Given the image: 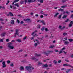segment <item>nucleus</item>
<instances>
[{
	"instance_id": "nucleus-1",
	"label": "nucleus",
	"mask_w": 73,
	"mask_h": 73,
	"mask_svg": "<svg viewBox=\"0 0 73 73\" xmlns=\"http://www.w3.org/2000/svg\"><path fill=\"white\" fill-rule=\"evenodd\" d=\"M25 68L28 72H32V70L34 69V68L32 66H26Z\"/></svg>"
},
{
	"instance_id": "nucleus-2",
	"label": "nucleus",
	"mask_w": 73,
	"mask_h": 73,
	"mask_svg": "<svg viewBox=\"0 0 73 73\" xmlns=\"http://www.w3.org/2000/svg\"><path fill=\"white\" fill-rule=\"evenodd\" d=\"M52 51H47L46 52H44V55L46 56H48L50 53H53Z\"/></svg>"
},
{
	"instance_id": "nucleus-3",
	"label": "nucleus",
	"mask_w": 73,
	"mask_h": 73,
	"mask_svg": "<svg viewBox=\"0 0 73 73\" xmlns=\"http://www.w3.org/2000/svg\"><path fill=\"white\" fill-rule=\"evenodd\" d=\"M19 31L18 29H16L15 30L16 33H14V37H16V35L19 36V34L18 33H19Z\"/></svg>"
},
{
	"instance_id": "nucleus-4",
	"label": "nucleus",
	"mask_w": 73,
	"mask_h": 73,
	"mask_svg": "<svg viewBox=\"0 0 73 73\" xmlns=\"http://www.w3.org/2000/svg\"><path fill=\"white\" fill-rule=\"evenodd\" d=\"M63 66H69V67H71L72 68H73V67L71 65H70L69 64H64L63 65Z\"/></svg>"
},
{
	"instance_id": "nucleus-5",
	"label": "nucleus",
	"mask_w": 73,
	"mask_h": 73,
	"mask_svg": "<svg viewBox=\"0 0 73 73\" xmlns=\"http://www.w3.org/2000/svg\"><path fill=\"white\" fill-rule=\"evenodd\" d=\"M31 59H32V60H33L35 62L37 61L38 60V59H37L35 58V57H33L31 58Z\"/></svg>"
},
{
	"instance_id": "nucleus-6",
	"label": "nucleus",
	"mask_w": 73,
	"mask_h": 73,
	"mask_svg": "<svg viewBox=\"0 0 73 73\" xmlns=\"http://www.w3.org/2000/svg\"><path fill=\"white\" fill-rule=\"evenodd\" d=\"M6 15L7 16H10L12 17L14 16L13 14L11 12H9V14H7Z\"/></svg>"
},
{
	"instance_id": "nucleus-7",
	"label": "nucleus",
	"mask_w": 73,
	"mask_h": 73,
	"mask_svg": "<svg viewBox=\"0 0 73 73\" xmlns=\"http://www.w3.org/2000/svg\"><path fill=\"white\" fill-rule=\"evenodd\" d=\"M24 21H27V22H29V23H31V21H32L31 20V19H24Z\"/></svg>"
},
{
	"instance_id": "nucleus-8",
	"label": "nucleus",
	"mask_w": 73,
	"mask_h": 73,
	"mask_svg": "<svg viewBox=\"0 0 73 73\" xmlns=\"http://www.w3.org/2000/svg\"><path fill=\"white\" fill-rule=\"evenodd\" d=\"M62 26L61 25H59V26L58 27L59 29H61V30H62V29H64V28H65V27L63 26V27L62 28Z\"/></svg>"
},
{
	"instance_id": "nucleus-9",
	"label": "nucleus",
	"mask_w": 73,
	"mask_h": 73,
	"mask_svg": "<svg viewBox=\"0 0 73 73\" xmlns=\"http://www.w3.org/2000/svg\"><path fill=\"white\" fill-rule=\"evenodd\" d=\"M3 66L2 67L3 68H5L6 67V65L5 64V62L4 61L2 62Z\"/></svg>"
},
{
	"instance_id": "nucleus-10",
	"label": "nucleus",
	"mask_w": 73,
	"mask_h": 73,
	"mask_svg": "<svg viewBox=\"0 0 73 73\" xmlns=\"http://www.w3.org/2000/svg\"><path fill=\"white\" fill-rule=\"evenodd\" d=\"M43 68H48V65L47 64H43L42 65Z\"/></svg>"
},
{
	"instance_id": "nucleus-11",
	"label": "nucleus",
	"mask_w": 73,
	"mask_h": 73,
	"mask_svg": "<svg viewBox=\"0 0 73 73\" xmlns=\"http://www.w3.org/2000/svg\"><path fill=\"white\" fill-rule=\"evenodd\" d=\"M8 48H10V49H13V48H14V47L13 46H12L11 45H8Z\"/></svg>"
},
{
	"instance_id": "nucleus-12",
	"label": "nucleus",
	"mask_w": 73,
	"mask_h": 73,
	"mask_svg": "<svg viewBox=\"0 0 73 73\" xmlns=\"http://www.w3.org/2000/svg\"><path fill=\"white\" fill-rule=\"evenodd\" d=\"M73 24V22L72 21H71L70 22V24H69V27H72V25Z\"/></svg>"
},
{
	"instance_id": "nucleus-13",
	"label": "nucleus",
	"mask_w": 73,
	"mask_h": 73,
	"mask_svg": "<svg viewBox=\"0 0 73 73\" xmlns=\"http://www.w3.org/2000/svg\"><path fill=\"white\" fill-rule=\"evenodd\" d=\"M35 1V0H28V3H32V2H34Z\"/></svg>"
},
{
	"instance_id": "nucleus-14",
	"label": "nucleus",
	"mask_w": 73,
	"mask_h": 73,
	"mask_svg": "<svg viewBox=\"0 0 73 73\" xmlns=\"http://www.w3.org/2000/svg\"><path fill=\"white\" fill-rule=\"evenodd\" d=\"M40 23H42L43 25H45V21L43 20H41L40 21Z\"/></svg>"
},
{
	"instance_id": "nucleus-15",
	"label": "nucleus",
	"mask_w": 73,
	"mask_h": 73,
	"mask_svg": "<svg viewBox=\"0 0 73 73\" xmlns=\"http://www.w3.org/2000/svg\"><path fill=\"white\" fill-rule=\"evenodd\" d=\"M19 1V0H15V1H14V2L12 3L13 5H14V3H15L18 2V1Z\"/></svg>"
},
{
	"instance_id": "nucleus-16",
	"label": "nucleus",
	"mask_w": 73,
	"mask_h": 73,
	"mask_svg": "<svg viewBox=\"0 0 73 73\" xmlns=\"http://www.w3.org/2000/svg\"><path fill=\"white\" fill-rule=\"evenodd\" d=\"M5 35H6V33H4L1 34V37H4L5 36Z\"/></svg>"
},
{
	"instance_id": "nucleus-17",
	"label": "nucleus",
	"mask_w": 73,
	"mask_h": 73,
	"mask_svg": "<svg viewBox=\"0 0 73 73\" xmlns=\"http://www.w3.org/2000/svg\"><path fill=\"white\" fill-rule=\"evenodd\" d=\"M24 68L23 66H21L20 67V70H24Z\"/></svg>"
},
{
	"instance_id": "nucleus-18",
	"label": "nucleus",
	"mask_w": 73,
	"mask_h": 73,
	"mask_svg": "<svg viewBox=\"0 0 73 73\" xmlns=\"http://www.w3.org/2000/svg\"><path fill=\"white\" fill-rule=\"evenodd\" d=\"M64 44H65V45H68L69 44V42H68V41H65V42H64Z\"/></svg>"
},
{
	"instance_id": "nucleus-19",
	"label": "nucleus",
	"mask_w": 73,
	"mask_h": 73,
	"mask_svg": "<svg viewBox=\"0 0 73 73\" xmlns=\"http://www.w3.org/2000/svg\"><path fill=\"white\" fill-rule=\"evenodd\" d=\"M14 23H15V21L14 20H11V24H12V25H13Z\"/></svg>"
},
{
	"instance_id": "nucleus-20",
	"label": "nucleus",
	"mask_w": 73,
	"mask_h": 73,
	"mask_svg": "<svg viewBox=\"0 0 73 73\" xmlns=\"http://www.w3.org/2000/svg\"><path fill=\"white\" fill-rule=\"evenodd\" d=\"M15 6H16L18 8L19 7V3H15L14 4Z\"/></svg>"
},
{
	"instance_id": "nucleus-21",
	"label": "nucleus",
	"mask_w": 73,
	"mask_h": 73,
	"mask_svg": "<svg viewBox=\"0 0 73 73\" xmlns=\"http://www.w3.org/2000/svg\"><path fill=\"white\" fill-rule=\"evenodd\" d=\"M35 56H36V57H40L41 56V54H35Z\"/></svg>"
},
{
	"instance_id": "nucleus-22",
	"label": "nucleus",
	"mask_w": 73,
	"mask_h": 73,
	"mask_svg": "<svg viewBox=\"0 0 73 73\" xmlns=\"http://www.w3.org/2000/svg\"><path fill=\"white\" fill-rule=\"evenodd\" d=\"M67 17V15H64L62 17V19H66Z\"/></svg>"
},
{
	"instance_id": "nucleus-23",
	"label": "nucleus",
	"mask_w": 73,
	"mask_h": 73,
	"mask_svg": "<svg viewBox=\"0 0 73 73\" xmlns=\"http://www.w3.org/2000/svg\"><path fill=\"white\" fill-rule=\"evenodd\" d=\"M24 3V1H21L20 2V4H23Z\"/></svg>"
},
{
	"instance_id": "nucleus-24",
	"label": "nucleus",
	"mask_w": 73,
	"mask_h": 73,
	"mask_svg": "<svg viewBox=\"0 0 73 73\" xmlns=\"http://www.w3.org/2000/svg\"><path fill=\"white\" fill-rule=\"evenodd\" d=\"M67 7V5H65L64 6H61V7L62 8H66Z\"/></svg>"
},
{
	"instance_id": "nucleus-25",
	"label": "nucleus",
	"mask_w": 73,
	"mask_h": 73,
	"mask_svg": "<svg viewBox=\"0 0 73 73\" xmlns=\"http://www.w3.org/2000/svg\"><path fill=\"white\" fill-rule=\"evenodd\" d=\"M16 41H17L18 42H21V40L19 39H18L16 40Z\"/></svg>"
},
{
	"instance_id": "nucleus-26",
	"label": "nucleus",
	"mask_w": 73,
	"mask_h": 73,
	"mask_svg": "<svg viewBox=\"0 0 73 73\" xmlns=\"http://www.w3.org/2000/svg\"><path fill=\"white\" fill-rule=\"evenodd\" d=\"M59 14V13H56L55 15H54V17H57V16Z\"/></svg>"
},
{
	"instance_id": "nucleus-27",
	"label": "nucleus",
	"mask_w": 73,
	"mask_h": 73,
	"mask_svg": "<svg viewBox=\"0 0 73 73\" xmlns=\"http://www.w3.org/2000/svg\"><path fill=\"white\" fill-rule=\"evenodd\" d=\"M64 9H59L58 10V11H61V12H63L64 11Z\"/></svg>"
},
{
	"instance_id": "nucleus-28",
	"label": "nucleus",
	"mask_w": 73,
	"mask_h": 73,
	"mask_svg": "<svg viewBox=\"0 0 73 73\" xmlns=\"http://www.w3.org/2000/svg\"><path fill=\"white\" fill-rule=\"evenodd\" d=\"M38 1H40V3H43V0H38Z\"/></svg>"
},
{
	"instance_id": "nucleus-29",
	"label": "nucleus",
	"mask_w": 73,
	"mask_h": 73,
	"mask_svg": "<svg viewBox=\"0 0 73 73\" xmlns=\"http://www.w3.org/2000/svg\"><path fill=\"white\" fill-rule=\"evenodd\" d=\"M53 63L54 64H56L57 63V62L56 60H54Z\"/></svg>"
},
{
	"instance_id": "nucleus-30",
	"label": "nucleus",
	"mask_w": 73,
	"mask_h": 73,
	"mask_svg": "<svg viewBox=\"0 0 73 73\" xmlns=\"http://www.w3.org/2000/svg\"><path fill=\"white\" fill-rule=\"evenodd\" d=\"M37 32V30L35 31L34 32H33V33H32L31 35L33 36V35L34 34V33H36V32Z\"/></svg>"
},
{
	"instance_id": "nucleus-31",
	"label": "nucleus",
	"mask_w": 73,
	"mask_h": 73,
	"mask_svg": "<svg viewBox=\"0 0 73 73\" xmlns=\"http://www.w3.org/2000/svg\"><path fill=\"white\" fill-rule=\"evenodd\" d=\"M45 29V28L44 27H43L41 29V31H44V29Z\"/></svg>"
},
{
	"instance_id": "nucleus-32",
	"label": "nucleus",
	"mask_w": 73,
	"mask_h": 73,
	"mask_svg": "<svg viewBox=\"0 0 73 73\" xmlns=\"http://www.w3.org/2000/svg\"><path fill=\"white\" fill-rule=\"evenodd\" d=\"M2 8V9H5V7L4 6L2 7L1 6H0V8Z\"/></svg>"
},
{
	"instance_id": "nucleus-33",
	"label": "nucleus",
	"mask_w": 73,
	"mask_h": 73,
	"mask_svg": "<svg viewBox=\"0 0 73 73\" xmlns=\"http://www.w3.org/2000/svg\"><path fill=\"white\" fill-rule=\"evenodd\" d=\"M37 28L40 29V28H41V25H38L37 26Z\"/></svg>"
},
{
	"instance_id": "nucleus-34",
	"label": "nucleus",
	"mask_w": 73,
	"mask_h": 73,
	"mask_svg": "<svg viewBox=\"0 0 73 73\" xmlns=\"http://www.w3.org/2000/svg\"><path fill=\"white\" fill-rule=\"evenodd\" d=\"M62 16V15L61 14L59 16V17H58V19H60L61 17V16Z\"/></svg>"
},
{
	"instance_id": "nucleus-35",
	"label": "nucleus",
	"mask_w": 73,
	"mask_h": 73,
	"mask_svg": "<svg viewBox=\"0 0 73 73\" xmlns=\"http://www.w3.org/2000/svg\"><path fill=\"white\" fill-rule=\"evenodd\" d=\"M69 19H67L65 21H64V22H65V23H67V22H68V21H69Z\"/></svg>"
},
{
	"instance_id": "nucleus-36",
	"label": "nucleus",
	"mask_w": 73,
	"mask_h": 73,
	"mask_svg": "<svg viewBox=\"0 0 73 73\" xmlns=\"http://www.w3.org/2000/svg\"><path fill=\"white\" fill-rule=\"evenodd\" d=\"M54 46L51 45L50 46L49 48H54Z\"/></svg>"
},
{
	"instance_id": "nucleus-37",
	"label": "nucleus",
	"mask_w": 73,
	"mask_h": 73,
	"mask_svg": "<svg viewBox=\"0 0 73 73\" xmlns=\"http://www.w3.org/2000/svg\"><path fill=\"white\" fill-rule=\"evenodd\" d=\"M45 30L46 32H48V31H49V30L47 28H45Z\"/></svg>"
},
{
	"instance_id": "nucleus-38",
	"label": "nucleus",
	"mask_w": 73,
	"mask_h": 73,
	"mask_svg": "<svg viewBox=\"0 0 73 73\" xmlns=\"http://www.w3.org/2000/svg\"><path fill=\"white\" fill-rule=\"evenodd\" d=\"M68 71H66V72L67 73H68L69 72H70V71L71 70V69H68Z\"/></svg>"
},
{
	"instance_id": "nucleus-39",
	"label": "nucleus",
	"mask_w": 73,
	"mask_h": 73,
	"mask_svg": "<svg viewBox=\"0 0 73 73\" xmlns=\"http://www.w3.org/2000/svg\"><path fill=\"white\" fill-rule=\"evenodd\" d=\"M8 45H12V43L11 42L8 43Z\"/></svg>"
},
{
	"instance_id": "nucleus-40",
	"label": "nucleus",
	"mask_w": 73,
	"mask_h": 73,
	"mask_svg": "<svg viewBox=\"0 0 73 73\" xmlns=\"http://www.w3.org/2000/svg\"><path fill=\"white\" fill-rule=\"evenodd\" d=\"M68 40L70 42H72L73 41V40L72 39H69Z\"/></svg>"
},
{
	"instance_id": "nucleus-41",
	"label": "nucleus",
	"mask_w": 73,
	"mask_h": 73,
	"mask_svg": "<svg viewBox=\"0 0 73 73\" xmlns=\"http://www.w3.org/2000/svg\"><path fill=\"white\" fill-rule=\"evenodd\" d=\"M11 66H14L13 65V63H11V64H10Z\"/></svg>"
},
{
	"instance_id": "nucleus-42",
	"label": "nucleus",
	"mask_w": 73,
	"mask_h": 73,
	"mask_svg": "<svg viewBox=\"0 0 73 73\" xmlns=\"http://www.w3.org/2000/svg\"><path fill=\"white\" fill-rule=\"evenodd\" d=\"M35 41H37L36 42H37V43L38 44H40V43H39V41H38V40H37V39H36V40H35Z\"/></svg>"
},
{
	"instance_id": "nucleus-43",
	"label": "nucleus",
	"mask_w": 73,
	"mask_h": 73,
	"mask_svg": "<svg viewBox=\"0 0 73 73\" xmlns=\"http://www.w3.org/2000/svg\"><path fill=\"white\" fill-rule=\"evenodd\" d=\"M24 23V22L23 21H21L20 23V24L21 25V24H23Z\"/></svg>"
},
{
	"instance_id": "nucleus-44",
	"label": "nucleus",
	"mask_w": 73,
	"mask_h": 73,
	"mask_svg": "<svg viewBox=\"0 0 73 73\" xmlns=\"http://www.w3.org/2000/svg\"><path fill=\"white\" fill-rule=\"evenodd\" d=\"M66 1H67V0H62L61 1L62 2H63V3H65V2H66Z\"/></svg>"
},
{
	"instance_id": "nucleus-45",
	"label": "nucleus",
	"mask_w": 73,
	"mask_h": 73,
	"mask_svg": "<svg viewBox=\"0 0 73 73\" xmlns=\"http://www.w3.org/2000/svg\"><path fill=\"white\" fill-rule=\"evenodd\" d=\"M28 2V0H25V4H26V3H27Z\"/></svg>"
},
{
	"instance_id": "nucleus-46",
	"label": "nucleus",
	"mask_w": 73,
	"mask_h": 73,
	"mask_svg": "<svg viewBox=\"0 0 73 73\" xmlns=\"http://www.w3.org/2000/svg\"><path fill=\"white\" fill-rule=\"evenodd\" d=\"M62 53V50H60V52H59V54H61V53Z\"/></svg>"
},
{
	"instance_id": "nucleus-47",
	"label": "nucleus",
	"mask_w": 73,
	"mask_h": 73,
	"mask_svg": "<svg viewBox=\"0 0 73 73\" xmlns=\"http://www.w3.org/2000/svg\"><path fill=\"white\" fill-rule=\"evenodd\" d=\"M63 36H66V35H67V33H63Z\"/></svg>"
},
{
	"instance_id": "nucleus-48",
	"label": "nucleus",
	"mask_w": 73,
	"mask_h": 73,
	"mask_svg": "<svg viewBox=\"0 0 73 73\" xmlns=\"http://www.w3.org/2000/svg\"><path fill=\"white\" fill-rule=\"evenodd\" d=\"M7 64H10L11 63V61L10 60H8L7 61Z\"/></svg>"
},
{
	"instance_id": "nucleus-49",
	"label": "nucleus",
	"mask_w": 73,
	"mask_h": 73,
	"mask_svg": "<svg viewBox=\"0 0 73 73\" xmlns=\"http://www.w3.org/2000/svg\"><path fill=\"white\" fill-rule=\"evenodd\" d=\"M53 35L52 34H51V36H50V38H53V37H54V36H52Z\"/></svg>"
},
{
	"instance_id": "nucleus-50",
	"label": "nucleus",
	"mask_w": 73,
	"mask_h": 73,
	"mask_svg": "<svg viewBox=\"0 0 73 73\" xmlns=\"http://www.w3.org/2000/svg\"><path fill=\"white\" fill-rule=\"evenodd\" d=\"M48 60H49V59H46V60H44L43 61L44 62H46V61Z\"/></svg>"
},
{
	"instance_id": "nucleus-51",
	"label": "nucleus",
	"mask_w": 73,
	"mask_h": 73,
	"mask_svg": "<svg viewBox=\"0 0 73 73\" xmlns=\"http://www.w3.org/2000/svg\"><path fill=\"white\" fill-rule=\"evenodd\" d=\"M23 51V50H19V51H18V52H22V51Z\"/></svg>"
},
{
	"instance_id": "nucleus-52",
	"label": "nucleus",
	"mask_w": 73,
	"mask_h": 73,
	"mask_svg": "<svg viewBox=\"0 0 73 73\" xmlns=\"http://www.w3.org/2000/svg\"><path fill=\"white\" fill-rule=\"evenodd\" d=\"M41 64H42V63L40 62H38V65H41Z\"/></svg>"
},
{
	"instance_id": "nucleus-53",
	"label": "nucleus",
	"mask_w": 73,
	"mask_h": 73,
	"mask_svg": "<svg viewBox=\"0 0 73 73\" xmlns=\"http://www.w3.org/2000/svg\"><path fill=\"white\" fill-rule=\"evenodd\" d=\"M40 18H43L44 17V16L43 15H41L40 16Z\"/></svg>"
},
{
	"instance_id": "nucleus-54",
	"label": "nucleus",
	"mask_w": 73,
	"mask_h": 73,
	"mask_svg": "<svg viewBox=\"0 0 73 73\" xmlns=\"http://www.w3.org/2000/svg\"><path fill=\"white\" fill-rule=\"evenodd\" d=\"M17 21L18 23V24H19V23H20V21H19V20H18V19H17Z\"/></svg>"
},
{
	"instance_id": "nucleus-55",
	"label": "nucleus",
	"mask_w": 73,
	"mask_h": 73,
	"mask_svg": "<svg viewBox=\"0 0 73 73\" xmlns=\"http://www.w3.org/2000/svg\"><path fill=\"white\" fill-rule=\"evenodd\" d=\"M62 70H66V69H65L64 68H62Z\"/></svg>"
},
{
	"instance_id": "nucleus-56",
	"label": "nucleus",
	"mask_w": 73,
	"mask_h": 73,
	"mask_svg": "<svg viewBox=\"0 0 73 73\" xmlns=\"http://www.w3.org/2000/svg\"><path fill=\"white\" fill-rule=\"evenodd\" d=\"M67 59H68V58H67V59H65V61H66V62H69V61L68 60H67Z\"/></svg>"
},
{
	"instance_id": "nucleus-57",
	"label": "nucleus",
	"mask_w": 73,
	"mask_h": 73,
	"mask_svg": "<svg viewBox=\"0 0 73 73\" xmlns=\"http://www.w3.org/2000/svg\"><path fill=\"white\" fill-rule=\"evenodd\" d=\"M37 43H35V46H37Z\"/></svg>"
},
{
	"instance_id": "nucleus-58",
	"label": "nucleus",
	"mask_w": 73,
	"mask_h": 73,
	"mask_svg": "<svg viewBox=\"0 0 73 73\" xmlns=\"http://www.w3.org/2000/svg\"><path fill=\"white\" fill-rule=\"evenodd\" d=\"M58 63H60V62H61V60H59L58 61Z\"/></svg>"
},
{
	"instance_id": "nucleus-59",
	"label": "nucleus",
	"mask_w": 73,
	"mask_h": 73,
	"mask_svg": "<svg viewBox=\"0 0 73 73\" xmlns=\"http://www.w3.org/2000/svg\"><path fill=\"white\" fill-rule=\"evenodd\" d=\"M3 42V40L2 39L0 40V42Z\"/></svg>"
},
{
	"instance_id": "nucleus-60",
	"label": "nucleus",
	"mask_w": 73,
	"mask_h": 73,
	"mask_svg": "<svg viewBox=\"0 0 73 73\" xmlns=\"http://www.w3.org/2000/svg\"><path fill=\"white\" fill-rule=\"evenodd\" d=\"M54 51L55 52H59L58 50H54Z\"/></svg>"
},
{
	"instance_id": "nucleus-61",
	"label": "nucleus",
	"mask_w": 73,
	"mask_h": 73,
	"mask_svg": "<svg viewBox=\"0 0 73 73\" xmlns=\"http://www.w3.org/2000/svg\"><path fill=\"white\" fill-rule=\"evenodd\" d=\"M6 42H9V39H7L6 40Z\"/></svg>"
},
{
	"instance_id": "nucleus-62",
	"label": "nucleus",
	"mask_w": 73,
	"mask_h": 73,
	"mask_svg": "<svg viewBox=\"0 0 73 73\" xmlns=\"http://www.w3.org/2000/svg\"><path fill=\"white\" fill-rule=\"evenodd\" d=\"M0 21H4V20H3V19L1 18L0 19Z\"/></svg>"
},
{
	"instance_id": "nucleus-63",
	"label": "nucleus",
	"mask_w": 73,
	"mask_h": 73,
	"mask_svg": "<svg viewBox=\"0 0 73 73\" xmlns=\"http://www.w3.org/2000/svg\"><path fill=\"white\" fill-rule=\"evenodd\" d=\"M40 13H41L42 14H44V12L42 11H41Z\"/></svg>"
},
{
	"instance_id": "nucleus-64",
	"label": "nucleus",
	"mask_w": 73,
	"mask_h": 73,
	"mask_svg": "<svg viewBox=\"0 0 73 73\" xmlns=\"http://www.w3.org/2000/svg\"><path fill=\"white\" fill-rule=\"evenodd\" d=\"M70 18H73V14L71 16H70Z\"/></svg>"
}]
</instances>
